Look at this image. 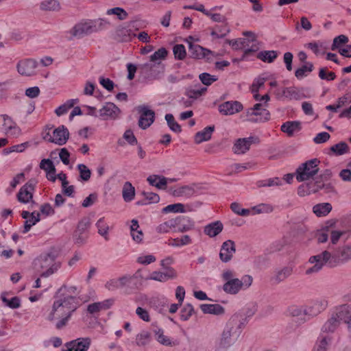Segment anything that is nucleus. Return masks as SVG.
<instances>
[{
    "instance_id": "nucleus-1",
    "label": "nucleus",
    "mask_w": 351,
    "mask_h": 351,
    "mask_svg": "<svg viewBox=\"0 0 351 351\" xmlns=\"http://www.w3.org/2000/svg\"><path fill=\"white\" fill-rule=\"evenodd\" d=\"M80 306L79 300L72 295L58 297L53 302L51 310L47 316V319L56 322V328L58 330L64 328L71 319L72 314Z\"/></svg>"
},
{
    "instance_id": "nucleus-2",
    "label": "nucleus",
    "mask_w": 351,
    "mask_h": 351,
    "mask_svg": "<svg viewBox=\"0 0 351 351\" xmlns=\"http://www.w3.org/2000/svg\"><path fill=\"white\" fill-rule=\"evenodd\" d=\"M351 259V244L340 248L337 254L332 256L325 250L320 254L312 256L308 263L313 265L305 271L306 275H312L320 271L324 265L328 263L330 267L335 266L337 263H344Z\"/></svg>"
},
{
    "instance_id": "nucleus-3",
    "label": "nucleus",
    "mask_w": 351,
    "mask_h": 351,
    "mask_svg": "<svg viewBox=\"0 0 351 351\" xmlns=\"http://www.w3.org/2000/svg\"><path fill=\"white\" fill-rule=\"evenodd\" d=\"M221 278L225 283L223 285V291L230 295H236L241 290H246L252 283L253 278L250 275H245L241 279L235 277L234 271L226 269L221 274Z\"/></svg>"
},
{
    "instance_id": "nucleus-4",
    "label": "nucleus",
    "mask_w": 351,
    "mask_h": 351,
    "mask_svg": "<svg viewBox=\"0 0 351 351\" xmlns=\"http://www.w3.org/2000/svg\"><path fill=\"white\" fill-rule=\"evenodd\" d=\"M109 25V21L102 18L95 20H82L74 25L70 30V34L74 37L80 38L84 36L101 31Z\"/></svg>"
},
{
    "instance_id": "nucleus-5",
    "label": "nucleus",
    "mask_w": 351,
    "mask_h": 351,
    "mask_svg": "<svg viewBox=\"0 0 351 351\" xmlns=\"http://www.w3.org/2000/svg\"><path fill=\"white\" fill-rule=\"evenodd\" d=\"M34 269L40 272V276L47 278L56 272L60 267V262L51 254H42L34 261Z\"/></svg>"
},
{
    "instance_id": "nucleus-6",
    "label": "nucleus",
    "mask_w": 351,
    "mask_h": 351,
    "mask_svg": "<svg viewBox=\"0 0 351 351\" xmlns=\"http://www.w3.org/2000/svg\"><path fill=\"white\" fill-rule=\"evenodd\" d=\"M240 335L241 330L232 322H228L219 338V347L222 349L229 348L237 341Z\"/></svg>"
},
{
    "instance_id": "nucleus-7",
    "label": "nucleus",
    "mask_w": 351,
    "mask_h": 351,
    "mask_svg": "<svg viewBox=\"0 0 351 351\" xmlns=\"http://www.w3.org/2000/svg\"><path fill=\"white\" fill-rule=\"evenodd\" d=\"M319 160L313 158L301 164L296 169L295 178L298 182H304L313 178L319 171Z\"/></svg>"
},
{
    "instance_id": "nucleus-8",
    "label": "nucleus",
    "mask_w": 351,
    "mask_h": 351,
    "mask_svg": "<svg viewBox=\"0 0 351 351\" xmlns=\"http://www.w3.org/2000/svg\"><path fill=\"white\" fill-rule=\"evenodd\" d=\"M328 305V302L325 298L320 297L311 300L305 305L304 317L300 318L301 322L304 323L308 319L317 316L326 309Z\"/></svg>"
},
{
    "instance_id": "nucleus-9",
    "label": "nucleus",
    "mask_w": 351,
    "mask_h": 351,
    "mask_svg": "<svg viewBox=\"0 0 351 351\" xmlns=\"http://www.w3.org/2000/svg\"><path fill=\"white\" fill-rule=\"evenodd\" d=\"M140 75L147 81H154L160 78L165 71V66L162 63L145 62L138 65Z\"/></svg>"
},
{
    "instance_id": "nucleus-10",
    "label": "nucleus",
    "mask_w": 351,
    "mask_h": 351,
    "mask_svg": "<svg viewBox=\"0 0 351 351\" xmlns=\"http://www.w3.org/2000/svg\"><path fill=\"white\" fill-rule=\"evenodd\" d=\"M69 131L63 125L60 126L54 130L49 128L47 132L44 134L43 138L45 141L56 143L58 145H62L66 143L69 138Z\"/></svg>"
},
{
    "instance_id": "nucleus-11",
    "label": "nucleus",
    "mask_w": 351,
    "mask_h": 351,
    "mask_svg": "<svg viewBox=\"0 0 351 351\" xmlns=\"http://www.w3.org/2000/svg\"><path fill=\"white\" fill-rule=\"evenodd\" d=\"M0 131L8 136L16 137L21 134L20 128L7 114L0 115Z\"/></svg>"
},
{
    "instance_id": "nucleus-12",
    "label": "nucleus",
    "mask_w": 351,
    "mask_h": 351,
    "mask_svg": "<svg viewBox=\"0 0 351 351\" xmlns=\"http://www.w3.org/2000/svg\"><path fill=\"white\" fill-rule=\"evenodd\" d=\"M276 95L279 99L301 100L306 97L303 89L295 86L285 87L282 90H276Z\"/></svg>"
},
{
    "instance_id": "nucleus-13",
    "label": "nucleus",
    "mask_w": 351,
    "mask_h": 351,
    "mask_svg": "<svg viewBox=\"0 0 351 351\" xmlns=\"http://www.w3.org/2000/svg\"><path fill=\"white\" fill-rule=\"evenodd\" d=\"M89 226L90 223L88 219H83L78 223L73 235L75 244L80 246L86 243L88 239L86 231Z\"/></svg>"
},
{
    "instance_id": "nucleus-14",
    "label": "nucleus",
    "mask_w": 351,
    "mask_h": 351,
    "mask_svg": "<svg viewBox=\"0 0 351 351\" xmlns=\"http://www.w3.org/2000/svg\"><path fill=\"white\" fill-rule=\"evenodd\" d=\"M36 182L34 180H30L23 185L17 193V199L23 204H27L32 201L33 193Z\"/></svg>"
},
{
    "instance_id": "nucleus-15",
    "label": "nucleus",
    "mask_w": 351,
    "mask_h": 351,
    "mask_svg": "<svg viewBox=\"0 0 351 351\" xmlns=\"http://www.w3.org/2000/svg\"><path fill=\"white\" fill-rule=\"evenodd\" d=\"M141 116L138 120V125L142 129H146L149 127L154 121V111L148 109L146 106H140L138 108Z\"/></svg>"
},
{
    "instance_id": "nucleus-16",
    "label": "nucleus",
    "mask_w": 351,
    "mask_h": 351,
    "mask_svg": "<svg viewBox=\"0 0 351 351\" xmlns=\"http://www.w3.org/2000/svg\"><path fill=\"white\" fill-rule=\"evenodd\" d=\"M243 108V104L238 101H228L219 106V111L223 115H233L241 112Z\"/></svg>"
},
{
    "instance_id": "nucleus-17",
    "label": "nucleus",
    "mask_w": 351,
    "mask_h": 351,
    "mask_svg": "<svg viewBox=\"0 0 351 351\" xmlns=\"http://www.w3.org/2000/svg\"><path fill=\"white\" fill-rule=\"evenodd\" d=\"M99 116L104 120L115 119L121 112L120 109L113 103H106L99 111Z\"/></svg>"
},
{
    "instance_id": "nucleus-18",
    "label": "nucleus",
    "mask_w": 351,
    "mask_h": 351,
    "mask_svg": "<svg viewBox=\"0 0 351 351\" xmlns=\"http://www.w3.org/2000/svg\"><path fill=\"white\" fill-rule=\"evenodd\" d=\"M37 67V62L33 59H25L20 60L17 65V71L22 75L30 76L35 72Z\"/></svg>"
},
{
    "instance_id": "nucleus-19",
    "label": "nucleus",
    "mask_w": 351,
    "mask_h": 351,
    "mask_svg": "<svg viewBox=\"0 0 351 351\" xmlns=\"http://www.w3.org/2000/svg\"><path fill=\"white\" fill-rule=\"evenodd\" d=\"M90 338H78L66 344V349L64 351H87L90 346Z\"/></svg>"
},
{
    "instance_id": "nucleus-20",
    "label": "nucleus",
    "mask_w": 351,
    "mask_h": 351,
    "mask_svg": "<svg viewBox=\"0 0 351 351\" xmlns=\"http://www.w3.org/2000/svg\"><path fill=\"white\" fill-rule=\"evenodd\" d=\"M236 252L235 243L232 240H228L223 243L219 253V257L222 262L230 261Z\"/></svg>"
},
{
    "instance_id": "nucleus-21",
    "label": "nucleus",
    "mask_w": 351,
    "mask_h": 351,
    "mask_svg": "<svg viewBox=\"0 0 351 351\" xmlns=\"http://www.w3.org/2000/svg\"><path fill=\"white\" fill-rule=\"evenodd\" d=\"M189 53L190 56L195 59H202L205 58L209 59L208 56L213 53L212 51L199 45L193 43H189Z\"/></svg>"
},
{
    "instance_id": "nucleus-22",
    "label": "nucleus",
    "mask_w": 351,
    "mask_h": 351,
    "mask_svg": "<svg viewBox=\"0 0 351 351\" xmlns=\"http://www.w3.org/2000/svg\"><path fill=\"white\" fill-rule=\"evenodd\" d=\"M155 339L161 345L167 347H173L179 345L178 340H173L165 335L164 330L162 328H156L154 330Z\"/></svg>"
},
{
    "instance_id": "nucleus-23",
    "label": "nucleus",
    "mask_w": 351,
    "mask_h": 351,
    "mask_svg": "<svg viewBox=\"0 0 351 351\" xmlns=\"http://www.w3.org/2000/svg\"><path fill=\"white\" fill-rule=\"evenodd\" d=\"M335 313L340 321L347 324L348 330L351 332V306L341 305L337 308Z\"/></svg>"
},
{
    "instance_id": "nucleus-24",
    "label": "nucleus",
    "mask_w": 351,
    "mask_h": 351,
    "mask_svg": "<svg viewBox=\"0 0 351 351\" xmlns=\"http://www.w3.org/2000/svg\"><path fill=\"white\" fill-rule=\"evenodd\" d=\"M292 273L293 267L291 265H287L282 268L276 269L271 277V280L275 284H279L289 278Z\"/></svg>"
},
{
    "instance_id": "nucleus-25",
    "label": "nucleus",
    "mask_w": 351,
    "mask_h": 351,
    "mask_svg": "<svg viewBox=\"0 0 351 351\" xmlns=\"http://www.w3.org/2000/svg\"><path fill=\"white\" fill-rule=\"evenodd\" d=\"M115 36L118 41L123 43L130 41L132 36H136V34H132L129 26L120 25L116 29Z\"/></svg>"
},
{
    "instance_id": "nucleus-26",
    "label": "nucleus",
    "mask_w": 351,
    "mask_h": 351,
    "mask_svg": "<svg viewBox=\"0 0 351 351\" xmlns=\"http://www.w3.org/2000/svg\"><path fill=\"white\" fill-rule=\"evenodd\" d=\"M253 137L239 138L236 141L234 145V153L240 152L241 154H245L247 152L253 142Z\"/></svg>"
},
{
    "instance_id": "nucleus-27",
    "label": "nucleus",
    "mask_w": 351,
    "mask_h": 351,
    "mask_svg": "<svg viewBox=\"0 0 351 351\" xmlns=\"http://www.w3.org/2000/svg\"><path fill=\"white\" fill-rule=\"evenodd\" d=\"M340 323V320L337 316L336 313L332 315L331 317L329 318L322 328L321 335H326V333H332L338 327Z\"/></svg>"
},
{
    "instance_id": "nucleus-28",
    "label": "nucleus",
    "mask_w": 351,
    "mask_h": 351,
    "mask_svg": "<svg viewBox=\"0 0 351 351\" xmlns=\"http://www.w3.org/2000/svg\"><path fill=\"white\" fill-rule=\"evenodd\" d=\"M267 106V105L262 103H257L252 107L255 112V116L258 119V122L266 121L270 119V113L266 109Z\"/></svg>"
},
{
    "instance_id": "nucleus-29",
    "label": "nucleus",
    "mask_w": 351,
    "mask_h": 351,
    "mask_svg": "<svg viewBox=\"0 0 351 351\" xmlns=\"http://www.w3.org/2000/svg\"><path fill=\"white\" fill-rule=\"evenodd\" d=\"M182 219H169L160 225L156 228V231L158 233L164 234L168 233L173 229H176L177 225L180 223Z\"/></svg>"
},
{
    "instance_id": "nucleus-30",
    "label": "nucleus",
    "mask_w": 351,
    "mask_h": 351,
    "mask_svg": "<svg viewBox=\"0 0 351 351\" xmlns=\"http://www.w3.org/2000/svg\"><path fill=\"white\" fill-rule=\"evenodd\" d=\"M215 130L214 125H210L204 128L202 130L197 132L194 136V141L196 143H201L208 141Z\"/></svg>"
},
{
    "instance_id": "nucleus-31",
    "label": "nucleus",
    "mask_w": 351,
    "mask_h": 351,
    "mask_svg": "<svg viewBox=\"0 0 351 351\" xmlns=\"http://www.w3.org/2000/svg\"><path fill=\"white\" fill-rule=\"evenodd\" d=\"M200 308L204 313L217 315L224 313V308L218 304H203L200 305Z\"/></svg>"
},
{
    "instance_id": "nucleus-32",
    "label": "nucleus",
    "mask_w": 351,
    "mask_h": 351,
    "mask_svg": "<svg viewBox=\"0 0 351 351\" xmlns=\"http://www.w3.org/2000/svg\"><path fill=\"white\" fill-rule=\"evenodd\" d=\"M223 228V224L217 221L206 226L204 232L210 237H214L222 231Z\"/></svg>"
},
{
    "instance_id": "nucleus-33",
    "label": "nucleus",
    "mask_w": 351,
    "mask_h": 351,
    "mask_svg": "<svg viewBox=\"0 0 351 351\" xmlns=\"http://www.w3.org/2000/svg\"><path fill=\"white\" fill-rule=\"evenodd\" d=\"M300 129V123L299 121H287L281 125V130L289 136L299 132Z\"/></svg>"
},
{
    "instance_id": "nucleus-34",
    "label": "nucleus",
    "mask_w": 351,
    "mask_h": 351,
    "mask_svg": "<svg viewBox=\"0 0 351 351\" xmlns=\"http://www.w3.org/2000/svg\"><path fill=\"white\" fill-rule=\"evenodd\" d=\"M230 32V27L227 23H223L221 25H215L210 32V35L215 39L222 38Z\"/></svg>"
},
{
    "instance_id": "nucleus-35",
    "label": "nucleus",
    "mask_w": 351,
    "mask_h": 351,
    "mask_svg": "<svg viewBox=\"0 0 351 351\" xmlns=\"http://www.w3.org/2000/svg\"><path fill=\"white\" fill-rule=\"evenodd\" d=\"M147 180L150 185L156 186L159 189H165L167 186L168 179L160 176L152 175L147 178Z\"/></svg>"
},
{
    "instance_id": "nucleus-36",
    "label": "nucleus",
    "mask_w": 351,
    "mask_h": 351,
    "mask_svg": "<svg viewBox=\"0 0 351 351\" xmlns=\"http://www.w3.org/2000/svg\"><path fill=\"white\" fill-rule=\"evenodd\" d=\"M123 199L126 202L132 201L135 196V188L130 182L124 183L122 189Z\"/></svg>"
},
{
    "instance_id": "nucleus-37",
    "label": "nucleus",
    "mask_w": 351,
    "mask_h": 351,
    "mask_svg": "<svg viewBox=\"0 0 351 351\" xmlns=\"http://www.w3.org/2000/svg\"><path fill=\"white\" fill-rule=\"evenodd\" d=\"M40 220V213L37 211L31 213V217L24 221V226L22 232L25 234L29 232L31 228L36 224Z\"/></svg>"
},
{
    "instance_id": "nucleus-38",
    "label": "nucleus",
    "mask_w": 351,
    "mask_h": 351,
    "mask_svg": "<svg viewBox=\"0 0 351 351\" xmlns=\"http://www.w3.org/2000/svg\"><path fill=\"white\" fill-rule=\"evenodd\" d=\"M190 210L189 206H184V204L181 203H177V204H169L162 209V212L165 213H186L187 211Z\"/></svg>"
},
{
    "instance_id": "nucleus-39",
    "label": "nucleus",
    "mask_w": 351,
    "mask_h": 351,
    "mask_svg": "<svg viewBox=\"0 0 351 351\" xmlns=\"http://www.w3.org/2000/svg\"><path fill=\"white\" fill-rule=\"evenodd\" d=\"M332 210V206L329 203H321L315 205L313 207V213L317 217H324L327 215Z\"/></svg>"
},
{
    "instance_id": "nucleus-40",
    "label": "nucleus",
    "mask_w": 351,
    "mask_h": 351,
    "mask_svg": "<svg viewBox=\"0 0 351 351\" xmlns=\"http://www.w3.org/2000/svg\"><path fill=\"white\" fill-rule=\"evenodd\" d=\"M278 53L276 51H262L257 55V58L265 62L271 63L278 57Z\"/></svg>"
},
{
    "instance_id": "nucleus-41",
    "label": "nucleus",
    "mask_w": 351,
    "mask_h": 351,
    "mask_svg": "<svg viewBox=\"0 0 351 351\" xmlns=\"http://www.w3.org/2000/svg\"><path fill=\"white\" fill-rule=\"evenodd\" d=\"M330 237V224L328 222L326 226L318 230L316 232L315 237L319 243H326Z\"/></svg>"
},
{
    "instance_id": "nucleus-42",
    "label": "nucleus",
    "mask_w": 351,
    "mask_h": 351,
    "mask_svg": "<svg viewBox=\"0 0 351 351\" xmlns=\"http://www.w3.org/2000/svg\"><path fill=\"white\" fill-rule=\"evenodd\" d=\"M176 219H182L177 225L178 231L184 232L191 230L194 226V222L186 217H178Z\"/></svg>"
},
{
    "instance_id": "nucleus-43",
    "label": "nucleus",
    "mask_w": 351,
    "mask_h": 351,
    "mask_svg": "<svg viewBox=\"0 0 351 351\" xmlns=\"http://www.w3.org/2000/svg\"><path fill=\"white\" fill-rule=\"evenodd\" d=\"M78 102L79 100L77 99H69L64 104L57 108L55 112L58 117L62 116L66 114L70 108H73Z\"/></svg>"
},
{
    "instance_id": "nucleus-44",
    "label": "nucleus",
    "mask_w": 351,
    "mask_h": 351,
    "mask_svg": "<svg viewBox=\"0 0 351 351\" xmlns=\"http://www.w3.org/2000/svg\"><path fill=\"white\" fill-rule=\"evenodd\" d=\"M331 339L332 338L329 335H320L319 341L313 351H326L327 346L330 343Z\"/></svg>"
},
{
    "instance_id": "nucleus-45",
    "label": "nucleus",
    "mask_w": 351,
    "mask_h": 351,
    "mask_svg": "<svg viewBox=\"0 0 351 351\" xmlns=\"http://www.w3.org/2000/svg\"><path fill=\"white\" fill-rule=\"evenodd\" d=\"M167 50L164 47H161L149 56V62L162 63V61L167 58Z\"/></svg>"
},
{
    "instance_id": "nucleus-46",
    "label": "nucleus",
    "mask_w": 351,
    "mask_h": 351,
    "mask_svg": "<svg viewBox=\"0 0 351 351\" xmlns=\"http://www.w3.org/2000/svg\"><path fill=\"white\" fill-rule=\"evenodd\" d=\"M195 193V190L193 187L189 186H183L176 189L173 191V195L176 197H190Z\"/></svg>"
},
{
    "instance_id": "nucleus-47",
    "label": "nucleus",
    "mask_w": 351,
    "mask_h": 351,
    "mask_svg": "<svg viewBox=\"0 0 351 351\" xmlns=\"http://www.w3.org/2000/svg\"><path fill=\"white\" fill-rule=\"evenodd\" d=\"M7 293L3 292L1 295V299L5 306L10 308H18L21 306V300L18 297H13L10 300L6 297Z\"/></svg>"
},
{
    "instance_id": "nucleus-48",
    "label": "nucleus",
    "mask_w": 351,
    "mask_h": 351,
    "mask_svg": "<svg viewBox=\"0 0 351 351\" xmlns=\"http://www.w3.org/2000/svg\"><path fill=\"white\" fill-rule=\"evenodd\" d=\"M106 14L115 15L117 17V19L120 21H123L126 19L128 16V12L123 8L120 7H115L107 10Z\"/></svg>"
},
{
    "instance_id": "nucleus-49",
    "label": "nucleus",
    "mask_w": 351,
    "mask_h": 351,
    "mask_svg": "<svg viewBox=\"0 0 351 351\" xmlns=\"http://www.w3.org/2000/svg\"><path fill=\"white\" fill-rule=\"evenodd\" d=\"M192 243V240L189 235H184L180 239H169V245L173 247H182L184 245H189Z\"/></svg>"
},
{
    "instance_id": "nucleus-50",
    "label": "nucleus",
    "mask_w": 351,
    "mask_h": 351,
    "mask_svg": "<svg viewBox=\"0 0 351 351\" xmlns=\"http://www.w3.org/2000/svg\"><path fill=\"white\" fill-rule=\"evenodd\" d=\"M98 229V233L102 236L106 240H108L109 226L106 223L104 218H100L96 223Z\"/></svg>"
},
{
    "instance_id": "nucleus-51",
    "label": "nucleus",
    "mask_w": 351,
    "mask_h": 351,
    "mask_svg": "<svg viewBox=\"0 0 351 351\" xmlns=\"http://www.w3.org/2000/svg\"><path fill=\"white\" fill-rule=\"evenodd\" d=\"M40 8L42 10L56 11L59 10L60 4L56 0H44L40 3Z\"/></svg>"
},
{
    "instance_id": "nucleus-52",
    "label": "nucleus",
    "mask_w": 351,
    "mask_h": 351,
    "mask_svg": "<svg viewBox=\"0 0 351 351\" xmlns=\"http://www.w3.org/2000/svg\"><path fill=\"white\" fill-rule=\"evenodd\" d=\"M151 341V335L147 331H143L136 337V343L138 346H145Z\"/></svg>"
},
{
    "instance_id": "nucleus-53",
    "label": "nucleus",
    "mask_w": 351,
    "mask_h": 351,
    "mask_svg": "<svg viewBox=\"0 0 351 351\" xmlns=\"http://www.w3.org/2000/svg\"><path fill=\"white\" fill-rule=\"evenodd\" d=\"M282 184V180L277 177L269 178L267 180H260L257 182V186L258 187L281 186Z\"/></svg>"
},
{
    "instance_id": "nucleus-54",
    "label": "nucleus",
    "mask_w": 351,
    "mask_h": 351,
    "mask_svg": "<svg viewBox=\"0 0 351 351\" xmlns=\"http://www.w3.org/2000/svg\"><path fill=\"white\" fill-rule=\"evenodd\" d=\"M194 313V308L192 304L187 303L184 305L180 311V316L182 321H187Z\"/></svg>"
},
{
    "instance_id": "nucleus-55",
    "label": "nucleus",
    "mask_w": 351,
    "mask_h": 351,
    "mask_svg": "<svg viewBox=\"0 0 351 351\" xmlns=\"http://www.w3.org/2000/svg\"><path fill=\"white\" fill-rule=\"evenodd\" d=\"M253 214L270 213L274 210V206L269 204H260L252 208Z\"/></svg>"
},
{
    "instance_id": "nucleus-56",
    "label": "nucleus",
    "mask_w": 351,
    "mask_h": 351,
    "mask_svg": "<svg viewBox=\"0 0 351 351\" xmlns=\"http://www.w3.org/2000/svg\"><path fill=\"white\" fill-rule=\"evenodd\" d=\"M307 47L315 55L323 54L326 49L325 44L321 42L309 43L307 44Z\"/></svg>"
},
{
    "instance_id": "nucleus-57",
    "label": "nucleus",
    "mask_w": 351,
    "mask_h": 351,
    "mask_svg": "<svg viewBox=\"0 0 351 351\" xmlns=\"http://www.w3.org/2000/svg\"><path fill=\"white\" fill-rule=\"evenodd\" d=\"M165 120L167 122V125L170 130L176 133H179L181 132V127L178 123V122L175 120L174 117L171 114H167L165 115Z\"/></svg>"
},
{
    "instance_id": "nucleus-58",
    "label": "nucleus",
    "mask_w": 351,
    "mask_h": 351,
    "mask_svg": "<svg viewBox=\"0 0 351 351\" xmlns=\"http://www.w3.org/2000/svg\"><path fill=\"white\" fill-rule=\"evenodd\" d=\"M305 306L291 305L287 308V313L291 317L304 316Z\"/></svg>"
},
{
    "instance_id": "nucleus-59",
    "label": "nucleus",
    "mask_w": 351,
    "mask_h": 351,
    "mask_svg": "<svg viewBox=\"0 0 351 351\" xmlns=\"http://www.w3.org/2000/svg\"><path fill=\"white\" fill-rule=\"evenodd\" d=\"M313 69V64L311 62H307L305 65L298 69L295 72V75L298 79H302L306 76L307 72H311Z\"/></svg>"
},
{
    "instance_id": "nucleus-60",
    "label": "nucleus",
    "mask_w": 351,
    "mask_h": 351,
    "mask_svg": "<svg viewBox=\"0 0 351 351\" xmlns=\"http://www.w3.org/2000/svg\"><path fill=\"white\" fill-rule=\"evenodd\" d=\"M29 146V143L25 142L19 145L11 146L8 148H5L3 150V154H11V153H21L25 151L26 148Z\"/></svg>"
},
{
    "instance_id": "nucleus-61",
    "label": "nucleus",
    "mask_w": 351,
    "mask_h": 351,
    "mask_svg": "<svg viewBox=\"0 0 351 351\" xmlns=\"http://www.w3.org/2000/svg\"><path fill=\"white\" fill-rule=\"evenodd\" d=\"M321 189V186H317L316 188H311L310 184H307L306 186L301 185L299 186L298 189V194L302 197L306 195H309L311 193H315L317 192Z\"/></svg>"
},
{
    "instance_id": "nucleus-62",
    "label": "nucleus",
    "mask_w": 351,
    "mask_h": 351,
    "mask_svg": "<svg viewBox=\"0 0 351 351\" xmlns=\"http://www.w3.org/2000/svg\"><path fill=\"white\" fill-rule=\"evenodd\" d=\"M40 167L45 170L49 176L55 174L56 169L51 160L49 159H43L41 160Z\"/></svg>"
},
{
    "instance_id": "nucleus-63",
    "label": "nucleus",
    "mask_w": 351,
    "mask_h": 351,
    "mask_svg": "<svg viewBox=\"0 0 351 351\" xmlns=\"http://www.w3.org/2000/svg\"><path fill=\"white\" fill-rule=\"evenodd\" d=\"M241 118L244 121H250L252 123L258 122V119L255 116L254 110L253 108H247L242 114Z\"/></svg>"
},
{
    "instance_id": "nucleus-64",
    "label": "nucleus",
    "mask_w": 351,
    "mask_h": 351,
    "mask_svg": "<svg viewBox=\"0 0 351 351\" xmlns=\"http://www.w3.org/2000/svg\"><path fill=\"white\" fill-rule=\"evenodd\" d=\"M173 51L175 58L178 60H183L186 57L185 47L182 44L176 45L173 48Z\"/></svg>"
}]
</instances>
